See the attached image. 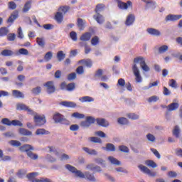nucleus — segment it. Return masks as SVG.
<instances>
[{"label": "nucleus", "instance_id": "1", "mask_svg": "<svg viewBox=\"0 0 182 182\" xmlns=\"http://www.w3.org/2000/svg\"><path fill=\"white\" fill-rule=\"evenodd\" d=\"M134 64L132 66V72L134 73V76H135V82L136 83H141V82H143V77H141L140 70L136 63H139L141 69H142L144 72H149L150 68L147 64H146V58L141 56L135 58L134 59Z\"/></svg>", "mask_w": 182, "mask_h": 182}, {"label": "nucleus", "instance_id": "2", "mask_svg": "<svg viewBox=\"0 0 182 182\" xmlns=\"http://www.w3.org/2000/svg\"><path fill=\"white\" fill-rule=\"evenodd\" d=\"M65 168L75 174V177H78L79 178H85L86 180H89V181H96V178H95V175L90 173L89 171H85V173L82 172L80 170H77L75 166L67 164L65 165Z\"/></svg>", "mask_w": 182, "mask_h": 182}, {"label": "nucleus", "instance_id": "3", "mask_svg": "<svg viewBox=\"0 0 182 182\" xmlns=\"http://www.w3.org/2000/svg\"><path fill=\"white\" fill-rule=\"evenodd\" d=\"M53 119L55 123H62V124H69V121L65 119V117L59 112H56L53 114Z\"/></svg>", "mask_w": 182, "mask_h": 182}, {"label": "nucleus", "instance_id": "4", "mask_svg": "<svg viewBox=\"0 0 182 182\" xmlns=\"http://www.w3.org/2000/svg\"><path fill=\"white\" fill-rule=\"evenodd\" d=\"M165 107L167 112H176V110H178V107H180V103L178 102V100L173 99V102Z\"/></svg>", "mask_w": 182, "mask_h": 182}, {"label": "nucleus", "instance_id": "5", "mask_svg": "<svg viewBox=\"0 0 182 182\" xmlns=\"http://www.w3.org/2000/svg\"><path fill=\"white\" fill-rule=\"evenodd\" d=\"M138 168H139V170L142 171V173H144V174H147L150 177H156V176L157 175V173L151 171L149 168H147V166H144L142 164L139 165Z\"/></svg>", "mask_w": 182, "mask_h": 182}, {"label": "nucleus", "instance_id": "6", "mask_svg": "<svg viewBox=\"0 0 182 182\" xmlns=\"http://www.w3.org/2000/svg\"><path fill=\"white\" fill-rule=\"evenodd\" d=\"M34 122L36 123V126H43L46 123L45 115L41 116L39 114H37L34 117Z\"/></svg>", "mask_w": 182, "mask_h": 182}, {"label": "nucleus", "instance_id": "7", "mask_svg": "<svg viewBox=\"0 0 182 182\" xmlns=\"http://www.w3.org/2000/svg\"><path fill=\"white\" fill-rule=\"evenodd\" d=\"M117 6L119 9H122V11H126L129 9V6L132 8L133 6V3L130 1H127V3L123 1H119L117 3Z\"/></svg>", "mask_w": 182, "mask_h": 182}, {"label": "nucleus", "instance_id": "8", "mask_svg": "<svg viewBox=\"0 0 182 182\" xmlns=\"http://www.w3.org/2000/svg\"><path fill=\"white\" fill-rule=\"evenodd\" d=\"M96 122L98 126H101L102 127H109V121L106 120L105 118H97Z\"/></svg>", "mask_w": 182, "mask_h": 182}, {"label": "nucleus", "instance_id": "9", "mask_svg": "<svg viewBox=\"0 0 182 182\" xmlns=\"http://www.w3.org/2000/svg\"><path fill=\"white\" fill-rule=\"evenodd\" d=\"M136 19V17L133 14H129L127 16L126 21H125V25L127 26H132L133 23H134V21Z\"/></svg>", "mask_w": 182, "mask_h": 182}, {"label": "nucleus", "instance_id": "10", "mask_svg": "<svg viewBox=\"0 0 182 182\" xmlns=\"http://www.w3.org/2000/svg\"><path fill=\"white\" fill-rule=\"evenodd\" d=\"M146 32L152 36H160L161 35V32H160V31L154 28H148L146 29Z\"/></svg>", "mask_w": 182, "mask_h": 182}, {"label": "nucleus", "instance_id": "11", "mask_svg": "<svg viewBox=\"0 0 182 182\" xmlns=\"http://www.w3.org/2000/svg\"><path fill=\"white\" fill-rule=\"evenodd\" d=\"M87 170H91V171H96L97 173H100L102 171V168L99 166H95L93 164H90L86 166Z\"/></svg>", "mask_w": 182, "mask_h": 182}, {"label": "nucleus", "instance_id": "12", "mask_svg": "<svg viewBox=\"0 0 182 182\" xmlns=\"http://www.w3.org/2000/svg\"><path fill=\"white\" fill-rule=\"evenodd\" d=\"M181 18H182L181 14H178V15L169 14L166 17L165 21L166 22H168V21H178V19H181Z\"/></svg>", "mask_w": 182, "mask_h": 182}, {"label": "nucleus", "instance_id": "13", "mask_svg": "<svg viewBox=\"0 0 182 182\" xmlns=\"http://www.w3.org/2000/svg\"><path fill=\"white\" fill-rule=\"evenodd\" d=\"M12 96L16 97V99H25V95L18 90H12Z\"/></svg>", "mask_w": 182, "mask_h": 182}, {"label": "nucleus", "instance_id": "14", "mask_svg": "<svg viewBox=\"0 0 182 182\" xmlns=\"http://www.w3.org/2000/svg\"><path fill=\"white\" fill-rule=\"evenodd\" d=\"M45 86H46L47 87V92L48 93H54L55 88V85H53V82L52 81H48L46 82V84L45 85Z\"/></svg>", "mask_w": 182, "mask_h": 182}, {"label": "nucleus", "instance_id": "15", "mask_svg": "<svg viewBox=\"0 0 182 182\" xmlns=\"http://www.w3.org/2000/svg\"><path fill=\"white\" fill-rule=\"evenodd\" d=\"M60 105L61 106H64V107H71L75 108L76 107L77 105L75 102H71V101H63L60 102Z\"/></svg>", "mask_w": 182, "mask_h": 182}, {"label": "nucleus", "instance_id": "16", "mask_svg": "<svg viewBox=\"0 0 182 182\" xmlns=\"http://www.w3.org/2000/svg\"><path fill=\"white\" fill-rule=\"evenodd\" d=\"M79 101L81 103H90L92 102H95V98L90 96H84L79 98Z\"/></svg>", "mask_w": 182, "mask_h": 182}, {"label": "nucleus", "instance_id": "17", "mask_svg": "<svg viewBox=\"0 0 182 182\" xmlns=\"http://www.w3.org/2000/svg\"><path fill=\"white\" fill-rule=\"evenodd\" d=\"M93 18L100 25H102L105 23V17L100 14H96Z\"/></svg>", "mask_w": 182, "mask_h": 182}, {"label": "nucleus", "instance_id": "18", "mask_svg": "<svg viewBox=\"0 0 182 182\" xmlns=\"http://www.w3.org/2000/svg\"><path fill=\"white\" fill-rule=\"evenodd\" d=\"M19 16L18 11H14L7 20V22L12 23Z\"/></svg>", "mask_w": 182, "mask_h": 182}, {"label": "nucleus", "instance_id": "19", "mask_svg": "<svg viewBox=\"0 0 182 182\" xmlns=\"http://www.w3.org/2000/svg\"><path fill=\"white\" fill-rule=\"evenodd\" d=\"M32 8V1H28L24 4V6L22 9V12L23 14H26L27 12H29V10Z\"/></svg>", "mask_w": 182, "mask_h": 182}, {"label": "nucleus", "instance_id": "20", "mask_svg": "<svg viewBox=\"0 0 182 182\" xmlns=\"http://www.w3.org/2000/svg\"><path fill=\"white\" fill-rule=\"evenodd\" d=\"M172 133H173V135L176 139H180V136H181V129H180V127L178 125H176L173 128Z\"/></svg>", "mask_w": 182, "mask_h": 182}, {"label": "nucleus", "instance_id": "21", "mask_svg": "<svg viewBox=\"0 0 182 182\" xmlns=\"http://www.w3.org/2000/svg\"><path fill=\"white\" fill-rule=\"evenodd\" d=\"M102 150H106L107 151H116V146L113 144L108 143L106 144V147L102 146Z\"/></svg>", "mask_w": 182, "mask_h": 182}, {"label": "nucleus", "instance_id": "22", "mask_svg": "<svg viewBox=\"0 0 182 182\" xmlns=\"http://www.w3.org/2000/svg\"><path fill=\"white\" fill-rule=\"evenodd\" d=\"M1 56H15V53L12 50L5 49L1 52Z\"/></svg>", "mask_w": 182, "mask_h": 182}, {"label": "nucleus", "instance_id": "23", "mask_svg": "<svg viewBox=\"0 0 182 182\" xmlns=\"http://www.w3.org/2000/svg\"><path fill=\"white\" fill-rule=\"evenodd\" d=\"M21 151H26V154L33 150V147L29 144H25L20 147Z\"/></svg>", "mask_w": 182, "mask_h": 182}, {"label": "nucleus", "instance_id": "24", "mask_svg": "<svg viewBox=\"0 0 182 182\" xmlns=\"http://www.w3.org/2000/svg\"><path fill=\"white\" fill-rule=\"evenodd\" d=\"M91 38H92V33L87 32L82 34L80 39L83 42H87V41H90Z\"/></svg>", "mask_w": 182, "mask_h": 182}, {"label": "nucleus", "instance_id": "25", "mask_svg": "<svg viewBox=\"0 0 182 182\" xmlns=\"http://www.w3.org/2000/svg\"><path fill=\"white\" fill-rule=\"evenodd\" d=\"M146 5V8H152L154 9L156 8V1L153 0H142Z\"/></svg>", "mask_w": 182, "mask_h": 182}, {"label": "nucleus", "instance_id": "26", "mask_svg": "<svg viewBox=\"0 0 182 182\" xmlns=\"http://www.w3.org/2000/svg\"><path fill=\"white\" fill-rule=\"evenodd\" d=\"M168 50V46L167 45H162L158 48V53L159 55H163L166 53Z\"/></svg>", "mask_w": 182, "mask_h": 182}, {"label": "nucleus", "instance_id": "27", "mask_svg": "<svg viewBox=\"0 0 182 182\" xmlns=\"http://www.w3.org/2000/svg\"><path fill=\"white\" fill-rule=\"evenodd\" d=\"M82 150L85 151L90 156H97V152L95 149H89L87 147H83Z\"/></svg>", "mask_w": 182, "mask_h": 182}, {"label": "nucleus", "instance_id": "28", "mask_svg": "<svg viewBox=\"0 0 182 182\" xmlns=\"http://www.w3.org/2000/svg\"><path fill=\"white\" fill-rule=\"evenodd\" d=\"M19 134L22 136H32V132L25 129V128H20L18 129Z\"/></svg>", "mask_w": 182, "mask_h": 182}, {"label": "nucleus", "instance_id": "29", "mask_svg": "<svg viewBox=\"0 0 182 182\" xmlns=\"http://www.w3.org/2000/svg\"><path fill=\"white\" fill-rule=\"evenodd\" d=\"M79 63H81V65H84L85 66H87V68H92V65H93V63H92V60L90 59L81 60L79 61Z\"/></svg>", "mask_w": 182, "mask_h": 182}, {"label": "nucleus", "instance_id": "30", "mask_svg": "<svg viewBox=\"0 0 182 182\" xmlns=\"http://www.w3.org/2000/svg\"><path fill=\"white\" fill-rule=\"evenodd\" d=\"M108 160L111 163V164H114L115 166H120L122 164L120 161L117 160V159L113 156L108 157Z\"/></svg>", "mask_w": 182, "mask_h": 182}, {"label": "nucleus", "instance_id": "31", "mask_svg": "<svg viewBox=\"0 0 182 182\" xmlns=\"http://www.w3.org/2000/svg\"><path fill=\"white\" fill-rule=\"evenodd\" d=\"M20 55L28 56V55H29V51H28L26 48H20L18 51L15 53V56H19Z\"/></svg>", "mask_w": 182, "mask_h": 182}, {"label": "nucleus", "instance_id": "32", "mask_svg": "<svg viewBox=\"0 0 182 182\" xmlns=\"http://www.w3.org/2000/svg\"><path fill=\"white\" fill-rule=\"evenodd\" d=\"M105 8H106V6H105V4H97L95 8L96 14H100V12H102V11H105Z\"/></svg>", "mask_w": 182, "mask_h": 182}, {"label": "nucleus", "instance_id": "33", "mask_svg": "<svg viewBox=\"0 0 182 182\" xmlns=\"http://www.w3.org/2000/svg\"><path fill=\"white\" fill-rule=\"evenodd\" d=\"M29 107H28L26 105L23 104V103H18L16 105V109L17 110H24V112H26V110H28V108Z\"/></svg>", "mask_w": 182, "mask_h": 182}, {"label": "nucleus", "instance_id": "34", "mask_svg": "<svg viewBox=\"0 0 182 182\" xmlns=\"http://www.w3.org/2000/svg\"><path fill=\"white\" fill-rule=\"evenodd\" d=\"M95 163L100 164L102 167H106V162L102 158H96L94 159Z\"/></svg>", "mask_w": 182, "mask_h": 182}, {"label": "nucleus", "instance_id": "35", "mask_svg": "<svg viewBox=\"0 0 182 182\" xmlns=\"http://www.w3.org/2000/svg\"><path fill=\"white\" fill-rule=\"evenodd\" d=\"M9 33V29L6 27L0 28V36H6Z\"/></svg>", "mask_w": 182, "mask_h": 182}, {"label": "nucleus", "instance_id": "36", "mask_svg": "<svg viewBox=\"0 0 182 182\" xmlns=\"http://www.w3.org/2000/svg\"><path fill=\"white\" fill-rule=\"evenodd\" d=\"M145 164L148 167H151L152 168H156V167H157V164H156L153 160H146L145 161Z\"/></svg>", "mask_w": 182, "mask_h": 182}, {"label": "nucleus", "instance_id": "37", "mask_svg": "<svg viewBox=\"0 0 182 182\" xmlns=\"http://www.w3.org/2000/svg\"><path fill=\"white\" fill-rule=\"evenodd\" d=\"M36 176H38V173L32 172V173L27 174V178L29 180V181L33 182V180H38V179L35 178V177H36Z\"/></svg>", "mask_w": 182, "mask_h": 182}, {"label": "nucleus", "instance_id": "38", "mask_svg": "<svg viewBox=\"0 0 182 182\" xmlns=\"http://www.w3.org/2000/svg\"><path fill=\"white\" fill-rule=\"evenodd\" d=\"M55 21L58 22V23H62V21H63V15L60 12H57L55 14Z\"/></svg>", "mask_w": 182, "mask_h": 182}, {"label": "nucleus", "instance_id": "39", "mask_svg": "<svg viewBox=\"0 0 182 182\" xmlns=\"http://www.w3.org/2000/svg\"><path fill=\"white\" fill-rule=\"evenodd\" d=\"M37 136H41L43 134H50L49 131H46L45 129H38L36 132Z\"/></svg>", "mask_w": 182, "mask_h": 182}, {"label": "nucleus", "instance_id": "40", "mask_svg": "<svg viewBox=\"0 0 182 182\" xmlns=\"http://www.w3.org/2000/svg\"><path fill=\"white\" fill-rule=\"evenodd\" d=\"M36 42L38 43V46H41V48H45V45H46L45 38L38 37L36 38Z\"/></svg>", "mask_w": 182, "mask_h": 182}, {"label": "nucleus", "instance_id": "41", "mask_svg": "<svg viewBox=\"0 0 182 182\" xmlns=\"http://www.w3.org/2000/svg\"><path fill=\"white\" fill-rule=\"evenodd\" d=\"M127 117H128V119H131V120H139L140 117L137 114L129 113L127 114Z\"/></svg>", "mask_w": 182, "mask_h": 182}, {"label": "nucleus", "instance_id": "42", "mask_svg": "<svg viewBox=\"0 0 182 182\" xmlns=\"http://www.w3.org/2000/svg\"><path fill=\"white\" fill-rule=\"evenodd\" d=\"M68 11H69V6H62L58 9V12L63 15H65Z\"/></svg>", "mask_w": 182, "mask_h": 182}, {"label": "nucleus", "instance_id": "43", "mask_svg": "<svg viewBox=\"0 0 182 182\" xmlns=\"http://www.w3.org/2000/svg\"><path fill=\"white\" fill-rule=\"evenodd\" d=\"M88 140L92 143H100V144H102V139L97 136H91Z\"/></svg>", "mask_w": 182, "mask_h": 182}, {"label": "nucleus", "instance_id": "44", "mask_svg": "<svg viewBox=\"0 0 182 182\" xmlns=\"http://www.w3.org/2000/svg\"><path fill=\"white\" fill-rule=\"evenodd\" d=\"M117 122L119 123V124L122 125L129 124V120L124 117L118 118Z\"/></svg>", "mask_w": 182, "mask_h": 182}, {"label": "nucleus", "instance_id": "45", "mask_svg": "<svg viewBox=\"0 0 182 182\" xmlns=\"http://www.w3.org/2000/svg\"><path fill=\"white\" fill-rule=\"evenodd\" d=\"M85 21L82 18L77 19V26L80 28V31H83L85 29Z\"/></svg>", "mask_w": 182, "mask_h": 182}, {"label": "nucleus", "instance_id": "46", "mask_svg": "<svg viewBox=\"0 0 182 182\" xmlns=\"http://www.w3.org/2000/svg\"><path fill=\"white\" fill-rule=\"evenodd\" d=\"M168 86H170L173 89H177V87H178L177 81H176V80L174 79L169 80Z\"/></svg>", "mask_w": 182, "mask_h": 182}, {"label": "nucleus", "instance_id": "47", "mask_svg": "<svg viewBox=\"0 0 182 182\" xmlns=\"http://www.w3.org/2000/svg\"><path fill=\"white\" fill-rule=\"evenodd\" d=\"M146 139L148 141L154 143V141H156V136L154 134L149 133L146 134Z\"/></svg>", "mask_w": 182, "mask_h": 182}, {"label": "nucleus", "instance_id": "48", "mask_svg": "<svg viewBox=\"0 0 182 182\" xmlns=\"http://www.w3.org/2000/svg\"><path fill=\"white\" fill-rule=\"evenodd\" d=\"M52 58H53V53H52L51 51H49L46 53L44 56V60H46V62H49V60H50Z\"/></svg>", "mask_w": 182, "mask_h": 182}, {"label": "nucleus", "instance_id": "49", "mask_svg": "<svg viewBox=\"0 0 182 182\" xmlns=\"http://www.w3.org/2000/svg\"><path fill=\"white\" fill-rule=\"evenodd\" d=\"M25 174H26V170L20 169L16 173V176H17V177H18V178H22L23 177V176H25Z\"/></svg>", "mask_w": 182, "mask_h": 182}, {"label": "nucleus", "instance_id": "50", "mask_svg": "<svg viewBox=\"0 0 182 182\" xmlns=\"http://www.w3.org/2000/svg\"><path fill=\"white\" fill-rule=\"evenodd\" d=\"M45 159L49 163H55V161H56V158L52 156V155H50V154H47L46 156Z\"/></svg>", "mask_w": 182, "mask_h": 182}, {"label": "nucleus", "instance_id": "51", "mask_svg": "<svg viewBox=\"0 0 182 182\" xmlns=\"http://www.w3.org/2000/svg\"><path fill=\"white\" fill-rule=\"evenodd\" d=\"M27 156L31 158L32 160H38V156L36 154H33L32 151H30L27 153Z\"/></svg>", "mask_w": 182, "mask_h": 182}, {"label": "nucleus", "instance_id": "52", "mask_svg": "<svg viewBox=\"0 0 182 182\" xmlns=\"http://www.w3.org/2000/svg\"><path fill=\"white\" fill-rule=\"evenodd\" d=\"M72 117H75V119H85V114L79 112H74L72 114Z\"/></svg>", "mask_w": 182, "mask_h": 182}, {"label": "nucleus", "instance_id": "53", "mask_svg": "<svg viewBox=\"0 0 182 182\" xmlns=\"http://www.w3.org/2000/svg\"><path fill=\"white\" fill-rule=\"evenodd\" d=\"M149 103H153V102H158L160 100V97L156 95H153L147 99Z\"/></svg>", "mask_w": 182, "mask_h": 182}, {"label": "nucleus", "instance_id": "54", "mask_svg": "<svg viewBox=\"0 0 182 182\" xmlns=\"http://www.w3.org/2000/svg\"><path fill=\"white\" fill-rule=\"evenodd\" d=\"M76 87V85L74 82H70L68 85H67V91L68 92H73V90H75Z\"/></svg>", "mask_w": 182, "mask_h": 182}, {"label": "nucleus", "instance_id": "55", "mask_svg": "<svg viewBox=\"0 0 182 182\" xmlns=\"http://www.w3.org/2000/svg\"><path fill=\"white\" fill-rule=\"evenodd\" d=\"M57 58H58L59 62H62V60H63V59H65V53H63V51H59L57 53Z\"/></svg>", "mask_w": 182, "mask_h": 182}, {"label": "nucleus", "instance_id": "56", "mask_svg": "<svg viewBox=\"0 0 182 182\" xmlns=\"http://www.w3.org/2000/svg\"><path fill=\"white\" fill-rule=\"evenodd\" d=\"M119 149L120 151L122 153H129L130 149H129V147L124 146V145H121L119 146Z\"/></svg>", "mask_w": 182, "mask_h": 182}, {"label": "nucleus", "instance_id": "57", "mask_svg": "<svg viewBox=\"0 0 182 182\" xmlns=\"http://www.w3.org/2000/svg\"><path fill=\"white\" fill-rule=\"evenodd\" d=\"M99 44V37L95 36L91 39V45L92 46H96V45Z\"/></svg>", "mask_w": 182, "mask_h": 182}, {"label": "nucleus", "instance_id": "58", "mask_svg": "<svg viewBox=\"0 0 182 182\" xmlns=\"http://www.w3.org/2000/svg\"><path fill=\"white\" fill-rule=\"evenodd\" d=\"M11 124L12 126H19V127H23V124L21 122V121L16 119L11 121Z\"/></svg>", "mask_w": 182, "mask_h": 182}, {"label": "nucleus", "instance_id": "59", "mask_svg": "<svg viewBox=\"0 0 182 182\" xmlns=\"http://www.w3.org/2000/svg\"><path fill=\"white\" fill-rule=\"evenodd\" d=\"M70 37L71 38L72 41H74V42L77 41V33H76L75 31H71L70 33Z\"/></svg>", "mask_w": 182, "mask_h": 182}, {"label": "nucleus", "instance_id": "60", "mask_svg": "<svg viewBox=\"0 0 182 182\" xmlns=\"http://www.w3.org/2000/svg\"><path fill=\"white\" fill-rule=\"evenodd\" d=\"M33 182H53L52 180L47 178H41L40 179H35Z\"/></svg>", "mask_w": 182, "mask_h": 182}, {"label": "nucleus", "instance_id": "61", "mask_svg": "<svg viewBox=\"0 0 182 182\" xmlns=\"http://www.w3.org/2000/svg\"><path fill=\"white\" fill-rule=\"evenodd\" d=\"M8 8L9 9H16V3H15L14 1H9L8 3Z\"/></svg>", "mask_w": 182, "mask_h": 182}, {"label": "nucleus", "instance_id": "62", "mask_svg": "<svg viewBox=\"0 0 182 182\" xmlns=\"http://www.w3.org/2000/svg\"><path fill=\"white\" fill-rule=\"evenodd\" d=\"M9 143L11 146H14V147H19V146L21 145L20 141L16 140H11Z\"/></svg>", "mask_w": 182, "mask_h": 182}, {"label": "nucleus", "instance_id": "63", "mask_svg": "<svg viewBox=\"0 0 182 182\" xmlns=\"http://www.w3.org/2000/svg\"><path fill=\"white\" fill-rule=\"evenodd\" d=\"M86 121L89 123V124H93L95 122H96V119L93 117H86Z\"/></svg>", "mask_w": 182, "mask_h": 182}, {"label": "nucleus", "instance_id": "64", "mask_svg": "<svg viewBox=\"0 0 182 182\" xmlns=\"http://www.w3.org/2000/svg\"><path fill=\"white\" fill-rule=\"evenodd\" d=\"M33 95H39L42 92V88L41 87H36L32 90Z\"/></svg>", "mask_w": 182, "mask_h": 182}]
</instances>
